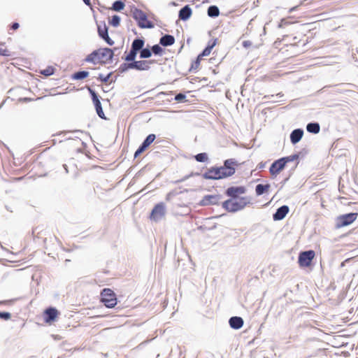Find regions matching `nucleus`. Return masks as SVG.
I'll return each instance as SVG.
<instances>
[{"label":"nucleus","instance_id":"37998d69","mask_svg":"<svg viewBox=\"0 0 358 358\" xmlns=\"http://www.w3.org/2000/svg\"><path fill=\"white\" fill-rule=\"evenodd\" d=\"M146 150V148L145 147H143V145L142 144H141L139 145V147L137 148V150L135 151L134 152V158H136L138 157L139 155H141L145 150Z\"/></svg>","mask_w":358,"mask_h":358},{"label":"nucleus","instance_id":"72a5a7b5","mask_svg":"<svg viewBox=\"0 0 358 358\" xmlns=\"http://www.w3.org/2000/svg\"><path fill=\"white\" fill-rule=\"evenodd\" d=\"M55 68L52 66H48L45 69L41 70L40 73L45 77L50 76L55 73Z\"/></svg>","mask_w":358,"mask_h":358},{"label":"nucleus","instance_id":"39448f33","mask_svg":"<svg viewBox=\"0 0 358 358\" xmlns=\"http://www.w3.org/2000/svg\"><path fill=\"white\" fill-rule=\"evenodd\" d=\"M358 216V211L341 215L336 218L335 228L341 229L353 223Z\"/></svg>","mask_w":358,"mask_h":358},{"label":"nucleus","instance_id":"1a4fd4ad","mask_svg":"<svg viewBox=\"0 0 358 358\" xmlns=\"http://www.w3.org/2000/svg\"><path fill=\"white\" fill-rule=\"evenodd\" d=\"M166 215V206L164 202L157 203L151 210L150 219L155 222L162 220Z\"/></svg>","mask_w":358,"mask_h":358},{"label":"nucleus","instance_id":"f3484780","mask_svg":"<svg viewBox=\"0 0 358 358\" xmlns=\"http://www.w3.org/2000/svg\"><path fill=\"white\" fill-rule=\"evenodd\" d=\"M243 319L239 316H233L229 320V327L235 330L240 329L243 326Z\"/></svg>","mask_w":358,"mask_h":358},{"label":"nucleus","instance_id":"dca6fc26","mask_svg":"<svg viewBox=\"0 0 358 358\" xmlns=\"http://www.w3.org/2000/svg\"><path fill=\"white\" fill-rule=\"evenodd\" d=\"M304 131L303 129L298 128L295 129L290 133L289 138L292 144L296 145L303 138Z\"/></svg>","mask_w":358,"mask_h":358},{"label":"nucleus","instance_id":"b1692460","mask_svg":"<svg viewBox=\"0 0 358 358\" xmlns=\"http://www.w3.org/2000/svg\"><path fill=\"white\" fill-rule=\"evenodd\" d=\"M89 74L87 71H78L71 75V78L74 80H82L87 78Z\"/></svg>","mask_w":358,"mask_h":358},{"label":"nucleus","instance_id":"c85d7f7f","mask_svg":"<svg viewBox=\"0 0 358 358\" xmlns=\"http://www.w3.org/2000/svg\"><path fill=\"white\" fill-rule=\"evenodd\" d=\"M150 48L152 52V55L155 56H162L164 53V49L159 43L150 46Z\"/></svg>","mask_w":358,"mask_h":358},{"label":"nucleus","instance_id":"2f4dec72","mask_svg":"<svg viewBox=\"0 0 358 358\" xmlns=\"http://www.w3.org/2000/svg\"><path fill=\"white\" fill-rule=\"evenodd\" d=\"M195 160L198 162H208L209 158L206 152H200L194 156Z\"/></svg>","mask_w":358,"mask_h":358},{"label":"nucleus","instance_id":"2eb2a0df","mask_svg":"<svg viewBox=\"0 0 358 358\" xmlns=\"http://www.w3.org/2000/svg\"><path fill=\"white\" fill-rule=\"evenodd\" d=\"M289 211V208L287 205L281 206L278 208L276 211L273 214L274 221H280L283 220Z\"/></svg>","mask_w":358,"mask_h":358},{"label":"nucleus","instance_id":"de8ad7c7","mask_svg":"<svg viewBox=\"0 0 358 358\" xmlns=\"http://www.w3.org/2000/svg\"><path fill=\"white\" fill-rule=\"evenodd\" d=\"M281 158L284 161L285 165H287V164L289 163V162H293V159H292V157L291 155L283 157H281Z\"/></svg>","mask_w":358,"mask_h":358},{"label":"nucleus","instance_id":"a19ab883","mask_svg":"<svg viewBox=\"0 0 358 358\" xmlns=\"http://www.w3.org/2000/svg\"><path fill=\"white\" fill-rule=\"evenodd\" d=\"M174 100L178 102L186 101V94L185 93H178L175 96Z\"/></svg>","mask_w":358,"mask_h":358},{"label":"nucleus","instance_id":"7ed1b4c3","mask_svg":"<svg viewBox=\"0 0 358 358\" xmlns=\"http://www.w3.org/2000/svg\"><path fill=\"white\" fill-rule=\"evenodd\" d=\"M132 17L135 20L137 25L141 29H152L155 24L148 19L147 14L142 10L134 6L131 9Z\"/></svg>","mask_w":358,"mask_h":358},{"label":"nucleus","instance_id":"c9c22d12","mask_svg":"<svg viewBox=\"0 0 358 358\" xmlns=\"http://www.w3.org/2000/svg\"><path fill=\"white\" fill-rule=\"evenodd\" d=\"M86 88L90 95L92 102H95L96 101L101 99V96L91 87L87 86Z\"/></svg>","mask_w":358,"mask_h":358},{"label":"nucleus","instance_id":"6ab92c4d","mask_svg":"<svg viewBox=\"0 0 358 358\" xmlns=\"http://www.w3.org/2000/svg\"><path fill=\"white\" fill-rule=\"evenodd\" d=\"M176 39L173 35L164 34L159 39V44L163 47H169L175 43Z\"/></svg>","mask_w":358,"mask_h":358},{"label":"nucleus","instance_id":"58836bf2","mask_svg":"<svg viewBox=\"0 0 358 358\" xmlns=\"http://www.w3.org/2000/svg\"><path fill=\"white\" fill-rule=\"evenodd\" d=\"M201 173H198V172H192L189 175H187L185 176H184L182 178L180 179V180H177L174 182L175 184H177V183H180V182H184L186 180H187L189 178L192 177V176H200Z\"/></svg>","mask_w":358,"mask_h":358},{"label":"nucleus","instance_id":"79ce46f5","mask_svg":"<svg viewBox=\"0 0 358 358\" xmlns=\"http://www.w3.org/2000/svg\"><path fill=\"white\" fill-rule=\"evenodd\" d=\"M11 317V314L9 312L0 311V319L3 320H8Z\"/></svg>","mask_w":358,"mask_h":358},{"label":"nucleus","instance_id":"6e6d98bb","mask_svg":"<svg viewBox=\"0 0 358 358\" xmlns=\"http://www.w3.org/2000/svg\"><path fill=\"white\" fill-rule=\"evenodd\" d=\"M70 131H63L62 134H67V133H69ZM73 133H83V131L81 130H75V131H72Z\"/></svg>","mask_w":358,"mask_h":358},{"label":"nucleus","instance_id":"4468645a","mask_svg":"<svg viewBox=\"0 0 358 358\" xmlns=\"http://www.w3.org/2000/svg\"><path fill=\"white\" fill-rule=\"evenodd\" d=\"M285 166L286 165L282 158L278 159L270 166L269 172L273 177L276 176L285 169Z\"/></svg>","mask_w":358,"mask_h":358},{"label":"nucleus","instance_id":"6e6552de","mask_svg":"<svg viewBox=\"0 0 358 358\" xmlns=\"http://www.w3.org/2000/svg\"><path fill=\"white\" fill-rule=\"evenodd\" d=\"M136 57H133L131 59H124L125 62H133L134 69L139 71H148L150 69V65L155 63L153 59H141L136 60Z\"/></svg>","mask_w":358,"mask_h":358},{"label":"nucleus","instance_id":"e2e57ef3","mask_svg":"<svg viewBox=\"0 0 358 358\" xmlns=\"http://www.w3.org/2000/svg\"><path fill=\"white\" fill-rule=\"evenodd\" d=\"M23 100H24V101H31V99H30V98H27V97H25V98H24V99H23Z\"/></svg>","mask_w":358,"mask_h":358},{"label":"nucleus","instance_id":"bb28decb","mask_svg":"<svg viewBox=\"0 0 358 358\" xmlns=\"http://www.w3.org/2000/svg\"><path fill=\"white\" fill-rule=\"evenodd\" d=\"M207 14L208 17L215 18L220 15V9L215 5H211L208 8Z\"/></svg>","mask_w":358,"mask_h":358},{"label":"nucleus","instance_id":"a878e982","mask_svg":"<svg viewBox=\"0 0 358 358\" xmlns=\"http://www.w3.org/2000/svg\"><path fill=\"white\" fill-rule=\"evenodd\" d=\"M217 41V39L215 38L214 40L209 41L208 45L201 51V56L206 57V56L209 55L211 50H213V48L216 45Z\"/></svg>","mask_w":358,"mask_h":358},{"label":"nucleus","instance_id":"4be33fe9","mask_svg":"<svg viewBox=\"0 0 358 358\" xmlns=\"http://www.w3.org/2000/svg\"><path fill=\"white\" fill-rule=\"evenodd\" d=\"M85 60V62L92 63L93 64H96L98 63L101 64H106V62H104V61H99L97 55H96V51H95V50L92 51L90 54H89L86 57Z\"/></svg>","mask_w":358,"mask_h":358},{"label":"nucleus","instance_id":"bf43d9fd","mask_svg":"<svg viewBox=\"0 0 358 358\" xmlns=\"http://www.w3.org/2000/svg\"><path fill=\"white\" fill-rule=\"evenodd\" d=\"M85 5L88 6H91V1L90 0H83Z\"/></svg>","mask_w":358,"mask_h":358},{"label":"nucleus","instance_id":"e433bc0d","mask_svg":"<svg viewBox=\"0 0 358 358\" xmlns=\"http://www.w3.org/2000/svg\"><path fill=\"white\" fill-rule=\"evenodd\" d=\"M121 21V17L117 15H114L112 16L111 19L109 20L108 23L113 27H117Z\"/></svg>","mask_w":358,"mask_h":358},{"label":"nucleus","instance_id":"393cba45","mask_svg":"<svg viewBox=\"0 0 358 358\" xmlns=\"http://www.w3.org/2000/svg\"><path fill=\"white\" fill-rule=\"evenodd\" d=\"M93 104L94 106L96 113L97 115L102 120H106V117L104 114V112L103 110L102 105L101 103L100 99L98 101H96L95 102H93Z\"/></svg>","mask_w":358,"mask_h":358},{"label":"nucleus","instance_id":"ddd939ff","mask_svg":"<svg viewBox=\"0 0 358 358\" xmlns=\"http://www.w3.org/2000/svg\"><path fill=\"white\" fill-rule=\"evenodd\" d=\"M59 311L55 307H48L43 312V319L46 323L51 324L55 322L58 317Z\"/></svg>","mask_w":358,"mask_h":358},{"label":"nucleus","instance_id":"473e14b6","mask_svg":"<svg viewBox=\"0 0 358 358\" xmlns=\"http://www.w3.org/2000/svg\"><path fill=\"white\" fill-rule=\"evenodd\" d=\"M124 2L122 0H117L112 4V9L117 12H120L124 8Z\"/></svg>","mask_w":358,"mask_h":358},{"label":"nucleus","instance_id":"052dcab7","mask_svg":"<svg viewBox=\"0 0 358 358\" xmlns=\"http://www.w3.org/2000/svg\"><path fill=\"white\" fill-rule=\"evenodd\" d=\"M63 166H64V169H65L66 172V173H68V172H69V171H68V166H67V165L64 164V165H63Z\"/></svg>","mask_w":358,"mask_h":358},{"label":"nucleus","instance_id":"a18cd8bd","mask_svg":"<svg viewBox=\"0 0 358 358\" xmlns=\"http://www.w3.org/2000/svg\"><path fill=\"white\" fill-rule=\"evenodd\" d=\"M291 22L286 18H282L281 19L279 24H278V27L279 28H283L285 27V26L289 24Z\"/></svg>","mask_w":358,"mask_h":358},{"label":"nucleus","instance_id":"69168bd1","mask_svg":"<svg viewBox=\"0 0 358 358\" xmlns=\"http://www.w3.org/2000/svg\"><path fill=\"white\" fill-rule=\"evenodd\" d=\"M4 102H5V101H3V102L1 103V104L0 105V108H1V106L4 104Z\"/></svg>","mask_w":358,"mask_h":358},{"label":"nucleus","instance_id":"20e7f679","mask_svg":"<svg viewBox=\"0 0 358 358\" xmlns=\"http://www.w3.org/2000/svg\"><path fill=\"white\" fill-rule=\"evenodd\" d=\"M100 301L108 308H114L117 303L115 293L110 288H104L100 294Z\"/></svg>","mask_w":358,"mask_h":358},{"label":"nucleus","instance_id":"0eeeda50","mask_svg":"<svg viewBox=\"0 0 358 358\" xmlns=\"http://www.w3.org/2000/svg\"><path fill=\"white\" fill-rule=\"evenodd\" d=\"M315 256V252L313 250L301 252L298 257L299 265L302 268L310 266Z\"/></svg>","mask_w":358,"mask_h":358},{"label":"nucleus","instance_id":"9d476101","mask_svg":"<svg viewBox=\"0 0 358 358\" xmlns=\"http://www.w3.org/2000/svg\"><path fill=\"white\" fill-rule=\"evenodd\" d=\"M246 191V187L244 186H231L225 190L224 194L230 199H238L241 198L239 195L245 194Z\"/></svg>","mask_w":358,"mask_h":358},{"label":"nucleus","instance_id":"ea45409f","mask_svg":"<svg viewBox=\"0 0 358 358\" xmlns=\"http://www.w3.org/2000/svg\"><path fill=\"white\" fill-rule=\"evenodd\" d=\"M115 50H116V48H114V49L110 48V51L108 52V53L107 54L106 58V61H105L106 64L112 62L114 55H115Z\"/></svg>","mask_w":358,"mask_h":358},{"label":"nucleus","instance_id":"4c0bfd02","mask_svg":"<svg viewBox=\"0 0 358 358\" xmlns=\"http://www.w3.org/2000/svg\"><path fill=\"white\" fill-rule=\"evenodd\" d=\"M112 75L113 72H109L106 76H103L102 73H99L97 77V80L103 83H106L108 82Z\"/></svg>","mask_w":358,"mask_h":358},{"label":"nucleus","instance_id":"0e129e2a","mask_svg":"<svg viewBox=\"0 0 358 358\" xmlns=\"http://www.w3.org/2000/svg\"><path fill=\"white\" fill-rule=\"evenodd\" d=\"M297 164H299V162H296V164L295 165V166L292 169V171L294 170V169L296 167Z\"/></svg>","mask_w":358,"mask_h":358},{"label":"nucleus","instance_id":"13d9d810","mask_svg":"<svg viewBox=\"0 0 358 358\" xmlns=\"http://www.w3.org/2000/svg\"><path fill=\"white\" fill-rule=\"evenodd\" d=\"M298 7H299V6H294V7L289 8V13H291L294 12V10H296L297 9Z\"/></svg>","mask_w":358,"mask_h":358},{"label":"nucleus","instance_id":"a211bd4d","mask_svg":"<svg viewBox=\"0 0 358 358\" xmlns=\"http://www.w3.org/2000/svg\"><path fill=\"white\" fill-rule=\"evenodd\" d=\"M192 14V10L189 5H185L178 12V17L182 21L189 20Z\"/></svg>","mask_w":358,"mask_h":358},{"label":"nucleus","instance_id":"7c9ffc66","mask_svg":"<svg viewBox=\"0 0 358 358\" xmlns=\"http://www.w3.org/2000/svg\"><path fill=\"white\" fill-rule=\"evenodd\" d=\"M155 139L156 135L154 134H150L146 136L141 144L147 149L155 141Z\"/></svg>","mask_w":358,"mask_h":358},{"label":"nucleus","instance_id":"aec40b11","mask_svg":"<svg viewBox=\"0 0 358 358\" xmlns=\"http://www.w3.org/2000/svg\"><path fill=\"white\" fill-rule=\"evenodd\" d=\"M271 185L268 182L266 184H257L255 186V194L257 196H262L264 194L267 193Z\"/></svg>","mask_w":358,"mask_h":358},{"label":"nucleus","instance_id":"338daca9","mask_svg":"<svg viewBox=\"0 0 358 358\" xmlns=\"http://www.w3.org/2000/svg\"><path fill=\"white\" fill-rule=\"evenodd\" d=\"M161 94H167L168 93L167 92H162Z\"/></svg>","mask_w":358,"mask_h":358},{"label":"nucleus","instance_id":"f8f14e48","mask_svg":"<svg viewBox=\"0 0 358 358\" xmlns=\"http://www.w3.org/2000/svg\"><path fill=\"white\" fill-rule=\"evenodd\" d=\"M222 199L220 194H208L204 196L202 199L199 202L200 206H206L208 205H218L220 200Z\"/></svg>","mask_w":358,"mask_h":358},{"label":"nucleus","instance_id":"9b49d317","mask_svg":"<svg viewBox=\"0 0 358 358\" xmlns=\"http://www.w3.org/2000/svg\"><path fill=\"white\" fill-rule=\"evenodd\" d=\"M97 31L99 36L103 39L108 45L111 46L114 44V41L110 38L108 35V27L103 22V25L101 27L97 24Z\"/></svg>","mask_w":358,"mask_h":358},{"label":"nucleus","instance_id":"603ef678","mask_svg":"<svg viewBox=\"0 0 358 358\" xmlns=\"http://www.w3.org/2000/svg\"><path fill=\"white\" fill-rule=\"evenodd\" d=\"M266 164V162H262L259 164H258L257 168L259 169H264L265 167Z\"/></svg>","mask_w":358,"mask_h":358},{"label":"nucleus","instance_id":"5fc2aeb1","mask_svg":"<svg viewBox=\"0 0 358 358\" xmlns=\"http://www.w3.org/2000/svg\"><path fill=\"white\" fill-rule=\"evenodd\" d=\"M292 173L288 176V177L285 178L282 182L281 184L283 186L289 179V177L291 176Z\"/></svg>","mask_w":358,"mask_h":358},{"label":"nucleus","instance_id":"5701e85b","mask_svg":"<svg viewBox=\"0 0 358 358\" xmlns=\"http://www.w3.org/2000/svg\"><path fill=\"white\" fill-rule=\"evenodd\" d=\"M139 58L141 59H149L152 55V52L150 45H147L146 47H143L142 50L138 52Z\"/></svg>","mask_w":358,"mask_h":358},{"label":"nucleus","instance_id":"c756f323","mask_svg":"<svg viewBox=\"0 0 358 358\" xmlns=\"http://www.w3.org/2000/svg\"><path fill=\"white\" fill-rule=\"evenodd\" d=\"M96 51V55L99 61H101V59L103 58H106L107 54L109 51H110V48H101L97 50H95Z\"/></svg>","mask_w":358,"mask_h":358},{"label":"nucleus","instance_id":"3c124183","mask_svg":"<svg viewBox=\"0 0 358 358\" xmlns=\"http://www.w3.org/2000/svg\"><path fill=\"white\" fill-rule=\"evenodd\" d=\"M14 302V299H12V300H7V301H0V304H8V305H11L13 304Z\"/></svg>","mask_w":358,"mask_h":358},{"label":"nucleus","instance_id":"423d86ee","mask_svg":"<svg viewBox=\"0 0 358 358\" xmlns=\"http://www.w3.org/2000/svg\"><path fill=\"white\" fill-rule=\"evenodd\" d=\"M145 43V41L143 36L135 38L131 43L129 52L122 57V59L137 57L138 52L144 47Z\"/></svg>","mask_w":358,"mask_h":358},{"label":"nucleus","instance_id":"f257e3e1","mask_svg":"<svg viewBox=\"0 0 358 358\" xmlns=\"http://www.w3.org/2000/svg\"><path fill=\"white\" fill-rule=\"evenodd\" d=\"M238 165V162L230 158L223 162L222 166H213L201 174L206 180H218L232 176L236 173V168Z\"/></svg>","mask_w":358,"mask_h":358},{"label":"nucleus","instance_id":"f704fd0d","mask_svg":"<svg viewBox=\"0 0 358 358\" xmlns=\"http://www.w3.org/2000/svg\"><path fill=\"white\" fill-rule=\"evenodd\" d=\"M188 192V189H185L184 190L182 191H180L178 192L177 189H173L171 191H170L166 196V201H171L172 199V198H173L174 196H176L177 195L181 194V193H183V192Z\"/></svg>","mask_w":358,"mask_h":358},{"label":"nucleus","instance_id":"c03bdc74","mask_svg":"<svg viewBox=\"0 0 358 358\" xmlns=\"http://www.w3.org/2000/svg\"><path fill=\"white\" fill-rule=\"evenodd\" d=\"M200 65V63L199 62H198V60H194L192 62V64H191V66L190 68L189 69V71H194V70H196L199 66Z\"/></svg>","mask_w":358,"mask_h":358},{"label":"nucleus","instance_id":"864d4df0","mask_svg":"<svg viewBox=\"0 0 358 358\" xmlns=\"http://www.w3.org/2000/svg\"><path fill=\"white\" fill-rule=\"evenodd\" d=\"M291 156L292 157L293 161L297 160L299 158V153L293 154Z\"/></svg>","mask_w":358,"mask_h":358},{"label":"nucleus","instance_id":"8fccbe9b","mask_svg":"<svg viewBox=\"0 0 358 358\" xmlns=\"http://www.w3.org/2000/svg\"><path fill=\"white\" fill-rule=\"evenodd\" d=\"M242 45L245 48H248L252 45V42L250 41H243Z\"/></svg>","mask_w":358,"mask_h":358},{"label":"nucleus","instance_id":"f03ea898","mask_svg":"<svg viewBox=\"0 0 358 358\" xmlns=\"http://www.w3.org/2000/svg\"><path fill=\"white\" fill-rule=\"evenodd\" d=\"M250 203V199L247 196H241L238 199H229L222 203V207L229 213H236L243 210Z\"/></svg>","mask_w":358,"mask_h":358},{"label":"nucleus","instance_id":"cd10ccee","mask_svg":"<svg viewBox=\"0 0 358 358\" xmlns=\"http://www.w3.org/2000/svg\"><path fill=\"white\" fill-rule=\"evenodd\" d=\"M130 69H134L133 62H126L120 64L118 68V72L123 73Z\"/></svg>","mask_w":358,"mask_h":358},{"label":"nucleus","instance_id":"09e8293b","mask_svg":"<svg viewBox=\"0 0 358 358\" xmlns=\"http://www.w3.org/2000/svg\"><path fill=\"white\" fill-rule=\"evenodd\" d=\"M20 27V24L18 22H14L10 24V29L16 30Z\"/></svg>","mask_w":358,"mask_h":358},{"label":"nucleus","instance_id":"680f3d73","mask_svg":"<svg viewBox=\"0 0 358 358\" xmlns=\"http://www.w3.org/2000/svg\"><path fill=\"white\" fill-rule=\"evenodd\" d=\"M102 358H107L108 354L107 353H101Z\"/></svg>","mask_w":358,"mask_h":358},{"label":"nucleus","instance_id":"49530a36","mask_svg":"<svg viewBox=\"0 0 358 358\" xmlns=\"http://www.w3.org/2000/svg\"><path fill=\"white\" fill-rule=\"evenodd\" d=\"M0 55L4 57H9L10 56V53L7 49L0 48Z\"/></svg>","mask_w":358,"mask_h":358},{"label":"nucleus","instance_id":"4d7b16f0","mask_svg":"<svg viewBox=\"0 0 358 358\" xmlns=\"http://www.w3.org/2000/svg\"><path fill=\"white\" fill-rule=\"evenodd\" d=\"M204 56H201V52L196 57V58L195 59V60H198V62H199V63H201V60L202 59V57H203Z\"/></svg>","mask_w":358,"mask_h":358},{"label":"nucleus","instance_id":"412c9836","mask_svg":"<svg viewBox=\"0 0 358 358\" xmlns=\"http://www.w3.org/2000/svg\"><path fill=\"white\" fill-rule=\"evenodd\" d=\"M306 130L310 134H317L320 131V125L317 122H309L306 125Z\"/></svg>","mask_w":358,"mask_h":358}]
</instances>
